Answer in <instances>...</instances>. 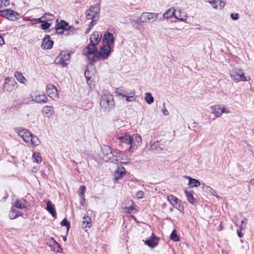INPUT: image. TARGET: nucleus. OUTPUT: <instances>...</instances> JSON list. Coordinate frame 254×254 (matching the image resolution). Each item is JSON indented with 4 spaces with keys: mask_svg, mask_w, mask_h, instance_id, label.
Listing matches in <instances>:
<instances>
[{
    "mask_svg": "<svg viewBox=\"0 0 254 254\" xmlns=\"http://www.w3.org/2000/svg\"><path fill=\"white\" fill-rule=\"evenodd\" d=\"M100 105L105 112H109L115 106L113 95L109 92L102 95Z\"/></svg>",
    "mask_w": 254,
    "mask_h": 254,
    "instance_id": "obj_1",
    "label": "nucleus"
},
{
    "mask_svg": "<svg viewBox=\"0 0 254 254\" xmlns=\"http://www.w3.org/2000/svg\"><path fill=\"white\" fill-rule=\"evenodd\" d=\"M117 139L119 140V146L123 150H128L130 144V135L125 132L123 135H119L117 132Z\"/></svg>",
    "mask_w": 254,
    "mask_h": 254,
    "instance_id": "obj_2",
    "label": "nucleus"
},
{
    "mask_svg": "<svg viewBox=\"0 0 254 254\" xmlns=\"http://www.w3.org/2000/svg\"><path fill=\"white\" fill-rule=\"evenodd\" d=\"M230 75L233 80L236 82L240 81H247L243 70L241 68H235L230 71Z\"/></svg>",
    "mask_w": 254,
    "mask_h": 254,
    "instance_id": "obj_3",
    "label": "nucleus"
},
{
    "mask_svg": "<svg viewBox=\"0 0 254 254\" xmlns=\"http://www.w3.org/2000/svg\"><path fill=\"white\" fill-rule=\"evenodd\" d=\"M70 57V54L65 52H62L55 60L54 63L56 64L66 66L69 63Z\"/></svg>",
    "mask_w": 254,
    "mask_h": 254,
    "instance_id": "obj_4",
    "label": "nucleus"
},
{
    "mask_svg": "<svg viewBox=\"0 0 254 254\" xmlns=\"http://www.w3.org/2000/svg\"><path fill=\"white\" fill-rule=\"evenodd\" d=\"M0 15L11 21H15L20 17L19 13L10 9L0 10Z\"/></svg>",
    "mask_w": 254,
    "mask_h": 254,
    "instance_id": "obj_5",
    "label": "nucleus"
},
{
    "mask_svg": "<svg viewBox=\"0 0 254 254\" xmlns=\"http://www.w3.org/2000/svg\"><path fill=\"white\" fill-rule=\"evenodd\" d=\"M130 144L128 148L130 152H133L137 147L141 145L142 139L138 134H133L130 135Z\"/></svg>",
    "mask_w": 254,
    "mask_h": 254,
    "instance_id": "obj_6",
    "label": "nucleus"
},
{
    "mask_svg": "<svg viewBox=\"0 0 254 254\" xmlns=\"http://www.w3.org/2000/svg\"><path fill=\"white\" fill-rule=\"evenodd\" d=\"M17 88V84L13 77H7L4 80L3 89L7 92H11Z\"/></svg>",
    "mask_w": 254,
    "mask_h": 254,
    "instance_id": "obj_7",
    "label": "nucleus"
},
{
    "mask_svg": "<svg viewBox=\"0 0 254 254\" xmlns=\"http://www.w3.org/2000/svg\"><path fill=\"white\" fill-rule=\"evenodd\" d=\"M14 130L19 136H21L23 138L25 142H29L30 141L32 133L28 130L21 127H18L15 128Z\"/></svg>",
    "mask_w": 254,
    "mask_h": 254,
    "instance_id": "obj_8",
    "label": "nucleus"
},
{
    "mask_svg": "<svg viewBox=\"0 0 254 254\" xmlns=\"http://www.w3.org/2000/svg\"><path fill=\"white\" fill-rule=\"evenodd\" d=\"M168 200L172 205L178 209L180 211L184 210V206L181 203V200L173 195H170L168 196Z\"/></svg>",
    "mask_w": 254,
    "mask_h": 254,
    "instance_id": "obj_9",
    "label": "nucleus"
},
{
    "mask_svg": "<svg viewBox=\"0 0 254 254\" xmlns=\"http://www.w3.org/2000/svg\"><path fill=\"white\" fill-rule=\"evenodd\" d=\"M46 92L49 97L53 100L57 99L59 97L58 89L53 84H49L47 85Z\"/></svg>",
    "mask_w": 254,
    "mask_h": 254,
    "instance_id": "obj_10",
    "label": "nucleus"
},
{
    "mask_svg": "<svg viewBox=\"0 0 254 254\" xmlns=\"http://www.w3.org/2000/svg\"><path fill=\"white\" fill-rule=\"evenodd\" d=\"M13 206L18 209H25L30 206V202L23 198H17L13 202Z\"/></svg>",
    "mask_w": 254,
    "mask_h": 254,
    "instance_id": "obj_11",
    "label": "nucleus"
},
{
    "mask_svg": "<svg viewBox=\"0 0 254 254\" xmlns=\"http://www.w3.org/2000/svg\"><path fill=\"white\" fill-rule=\"evenodd\" d=\"M54 44V42L50 40V36L49 35H46L43 38L41 48L44 50H49L52 48Z\"/></svg>",
    "mask_w": 254,
    "mask_h": 254,
    "instance_id": "obj_12",
    "label": "nucleus"
},
{
    "mask_svg": "<svg viewBox=\"0 0 254 254\" xmlns=\"http://www.w3.org/2000/svg\"><path fill=\"white\" fill-rule=\"evenodd\" d=\"M101 55V57L103 60L107 59L111 54V48L109 45H104L101 48L100 51L98 52Z\"/></svg>",
    "mask_w": 254,
    "mask_h": 254,
    "instance_id": "obj_13",
    "label": "nucleus"
},
{
    "mask_svg": "<svg viewBox=\"0 0 254 254\" xmlns=\"http://www.w3.org/2000/svg\"><path fill=\"white\" fill-rule=\"evenodd\" d=\"M158 238L155 237L154 234L152 233L151 236L144 241V243L149 247L153 248L158 245Z\"/></svg>",
    "mask_w": 254,
    "mask_h": 254,
    "instance_id": "obj_14",
    "label": "nucleus"
},
{
    "mask_svg": "<svg viewBox=\"0 0 254 254\" xmlns=\"http://www.w3.org/2000/svg\"><path fill=\"white\" fill-rule=\"evenodd\" d=\"M100 10V6L99 4H96L95 5H91L90 7V8L86 11V18H87L88 13L89 15H91V17H92V16H94L96 15V14H95V13L94 12H97V11H98V12H97V15L99 18Z\"/></svg>",
    "mask_w": 254,
    "mask_h": 254,
    "instance_id": "obj_15",
    "label": "nucleus"
},
{
    "mask_svg": "<svg viewBox=\"0 0 254 254\" xmlns=\"http://www.w3.org/2000/svg\"><path fill=\"white\" fill-rule=\"evenodd\" d=\"M97 51V48L96 46L93 44H90L87 46L83 51V54L85 56L88 57L89 56H91L94 53H95Z\"/></svg>",
    "mask_w": 254,
    "mask_h": 254,
    "instance_id": "obj_16",
    "label": "nucleus"
},
{
    "mask_svg": "<svg viewBox=\"0 0 254 254\" xmlns=\"http://www.w3.org/2000/svg\"><path fill=\"white\" fill-rule=\"evenodd\" d=\"M32 101L37 103L44 104L48 101V98L45 94L31 96Z\"/></svg>",
    "mask_w": 254,
    "mask_h": 254,
    "instance_id": "obj_17",
    "label": "nucleus"
},
{
    "mask_svg": "<svg viewBox=\"0 0 254 254\" xmlns=\"http://www.w3.org/2000/svg\"><path fill=\"white\" fill-rule=\"evenodd\" d=\"M126 173V170L124 167L118 166L117 170L115 172L114 176L116 181L123 178Z\"/></svg>",
    "mask_w": 254,
    "mask_h": 254,
    "instance_id": "obj_18",
    "label": "nucleus"
},
{
    "mask_svg": "<svg viewBox=\"0 0 254 254\" xmlns=\"http://www.w3.org/2000/svg\"><path fill=\"white\" fill-rule=\"evenodd\" d=\"M82 228L86 231L87 228H90L92 226V221L91 218L88 215H84L82 218L81 224Z\"/></svg>",
    "mask_w": 254,
    "mask_h": 254,
    "instance_id": "obj_19",
    "label": "nucleus"
},
{
    "mask_svg": "<svg viewBox=\"0 0 254 254\" xmlns=\"http://www.w3.org/2000/svg\"><path fill=\"white\" fill-rule=\"evenodd\" d=\"M103 41L106 43V45H110L114 44L115 38L111 33L108 32L104 34Z\"/></svg>",
    "mask_w": 254,
    "mask_h": 254,
    "instance_id": "obj_20",
    "label": "nucleus"
},
{
    "mask_svg": "<svg viewBox=\"0 0 254 254\" xmlns=\"http://www.w3.org/2000/svg\"><path fill=\"white\" fill-rule=\"evenodd\" d=\"M105 148H106V149L109 151L110 153H107V155H111L112 156V158L111 157V156H109V159L111 160V162L113 163H115V164H118L119 163V159H121V160H123L124 159L123 158H121V155L119 154L118 156H114L112 154V152L110 151V149L109 147H107V146H105Z\"/></svg>",
    "mask_w": 254,
    "mask_h": 254,
    "instance_id": "obj_21",
    "label": "nucleus"
},
{
    "mask_svg": "<svg viewBox=\"0 0 254 254\" xmlns=\"http://www.w3.org/2000/svg\"><path fill=\"white\" fill-rule=\"evenodd\" d=\"M41 112L46 117H50L54 113V109L53 106H46L42 108Z\"/></svg>",
    "mask_w": 254,
    "mask_h": 254,
    "instance_id": "obj_22",
    "label": "nucleus"
},
{
    "mask_svg": "<svg viewBox=\"0 0 254 254\" xmlns=\"http://www.w3.org/2000/svg\"><path fill=\"white\" fill-rule=\"evenodd\" d=\"M46 210L52 215L53 217H56L57 213L54 207L50 200H48L46 202Z\"/></svg>",
    "mask_w": 254,
    "mask_h": 254,
    "instance_id": "obj_23",
    "label": "nucleus"
},
{
    "mask_svg": "<svg viewBox=\"0 0 254 254\" xmlns=\"http://www.w3.org/2000/svg\"><path fill=\"white\" fill-rule=\"evenodd\" d=\"M187 199L188 201L192 204H196L197 200L194 198L193 195V191H189L187 190H185Z\"/></svg>",
    "mask_w": 254,
    "mask_h": 254,
    "instance_id": "obj_24",
    "label": "nucleus"
},
{
    "mask_svg": "<svg viewBox=\"0 0 254 254\" xmlns=\"http://www.w3.org/2000/svg\"><path fill=\"white\" fill-rule=\"evenodd\" d=\"M100 39L101 37H99V33L97 31L93 32L90 38L91 44H93L95 46L99 43Z\"/></svg>",
    "mask_w": 254,
    "mask_h": 254,
    "instance_id": "obj_25",
    "label": "nucleus"
},
{
    "mask_svg": "<svg viewBox=\"0 0 254 254\" xmlns=\"http://www.w3.org/2000/svg\"><path fill=\"white\" fill-rule=\"evenodd\" d=\"M148 12H143L141 16L135 20V23L139 25L143 23H148Z\"/></svg>",
    "mask_w": 254,
    "mask_h": 254,
    "instance_id": "obj_26",
    "label": "nucleus"
},
{
    "mask_svg": "<svg viewBox=\"0 0 254 254\" xmlns=\"http://www.w3.org/2000/svg\"><path fill=\"white\" fill-rule=\"evenodd\" d=\"M209 3L212 5L214 8H218L220 7L223 8L225 5V3L222 1V0H212L209 1Z\"/></svg>",
    "mask_w": 254,
    "mask_h": 254,
    "instance_id": "obj_27",
    "label": "nucleus"
},
{
    "mask_svg": "<svg viewBox=\"0 0 254 254\" xmlns=\"http://www.w3.org/2000/svg\"><path fill=\"white\" fill-rule=\"evenodd\" d=\"M202 189L203 190H204L206 193L211 194L213 196H216L217 197H218V195H217V193L214 190H213L212 188H211L209 186H206L205 184L202 183Z\"/></svg>",
    "mask_w": 254,
    "mask_h": 254,
    "instance_id": "obj_28",
    "label": "nucleus"
},
{
    "mask_svg": "<svg viewBox=\"0 0 254 254\" xmlns=\"http://www.w3.org/2000/svg\"><path fill=\"white\" fill-rule=\"evenodd\" d=\"M92 55V57H91V56H89L87 57L88 59L89 60L91 63H96L102 58L101 55L98 52H96Z\"/></svg>",
    "mask_w": 254,
    "mask_h": 254,
    "instance_id": "obj_29",
    "label": "nucleus"
},
{
    "mask_svg": "<svg viewBox=\"0 0 254 254\" xmlns=\"http://www.w3.org/2000/svg\"><path fill=\"white\" fill-rule=\"evenodd\" d=\"M97 12H94L95 14H97ZM87 19L88 20H91V21L88 25V26L89 27V29H91L93 26L95 24L96 22L99 20V17L97 15L95 16H92V17H91V15H89L88 13L87 14Z\"/></svg>",
    "mask_w": 254,
    "mask_h": 254,
    "instance_id": "obj_30",
    "label": "nucleus"
},
{
    "mask_svg": "<svg viewBox=\"0 0 254 254\" xmlns=\"http://www.w3.org/2000/svg\"><path fill=\"white\" fill-rule=\"evenodd\" d=\"M210 109L212 113L214 114L216 117L218 118L221 116V107L219 105L212 106L210 107Z\"/></svg>",
    "mask_w": 254,
    "mask_h": 254,
    "instance_id": "obj_31",
    "label": "nucleus"
},
{
    "mask_svg": "<svg viewBox=\"0 0 254 254\" xmlns=\"http://www.w3.org/2000/svg\"><path fill=\"white\" fill-rule=\"evenodd\" d=\"M22 213L17 210H15L11 208V210L9 213V217L10 219H14L18 218L19 216H22Z\"/></svg>",
    "mask_w": 254,
    "mask_h": 254,
    "instance_id": "obj_32",
    "label": "nucleus"
},
{
    "mask_svg": "<svg viewBox=\"0 0 254 254\" xmlns=\"http://www.w3.org/2000/svg\"><path fill=\"white\" fill-rule=\"evenodd\" d=\"M176 11V9L174 8H170L168 9L163 14L164 18L168 19L172 17L173 16L175 17Z\"/></svg>",
    "mask_w": 254,
    "mask_h": 254,
    "instance_id": "obj_33",
    "label": "nucleus"
},
{
    "mask_svg": "<svg viewBox=\"0 0 254 254\" xmlns=\"http://www.w3.org/2000/svg\"><path fill=\"white\" fill-rule=\"evenodd\" d=\"M68 26V23L64 20H61L60 23L56 24V30L66 29V27Z\"/></svg>",
    "mask_w": 254,
    "mask_h": 254,
    "instance_id": "obj_34",
    "label": "nucleus"
},
{
    "mask_svg": "<svg viewBox=\"0 0 254 254\" xmlns=\"http://www.w3.org/2000/svg\"><path fill=\"white\" fill-rule=\"evenodd\" d=\"M158 13L155 12H148V23H153L158 18Z\"/></svg>",
    "mask_w": 254,
    "mask_h": 254,
    "instance_id": "obj_35",
    "label": "nucleus"
},
{
    "mask_svg": "<svg viewBox=\"0 0 254 254\" xmlns=\"http://www.w3.org/2000/svg\"><path fill=\"white\" fill-rule=\"evenodd\" d=\"M179 14L175 13V17L181 21H185L187 19V15L184 12H182L181 10L177 11Z\"/></svg>",
    "mask_w": 254,
    "mask_h": 254,
    "instance_id": "obj_36",
    "label": "nucleus"
},
{
    "mask_svg": "<svg viewBox=\"0 0 254 254\" xmlns=\"http://www.w3.org/2000/svg\"><path fill=\"white\" fill-rule=\"evenodd\" d=\"M53 244L51 246V249L56 252L61 253L62 252V248H61L60 244L54 240Z\"/></svg>",
    "mask_w": 254,
    "mask_h": 254,
    "instance_id": "obj_37",
    "label": "nucleus"
},
{
    "mask_svg": "<svg viewBox=\"0 0 254 254\" xmlns=\"http://www.w3.org/2000/svg\"><path fill=\"white\" fill-rule=\"evenodd\" d=\"M127 91L123 87H120L116 89V93L118 96L121 97L123 98L127 96Z\"/></svg>",
    "mask_w": 254,
    "mask_h": 254,
    "instance_id": "obj_38",
    "label": "nucleus"
},
{
    "mask_svg": "<svg viewBox=\"0 0 254 254\" xmlns=\"http://www.w3.org/2000/svg\"><path fill=\"white\" fill-rule=\"evenodd\" d=\"M14 75L16 79L20 83H23L26 80L22 73L19 71H15Z\"/></svg>",
    "mask_w": 254,
    "mask_h": 254,
    "instance_id": "obj_39",
    "label": "nucleus"
},
{
    "mask_svg": "<svg viewBox=\"0 0 254 254\" xmlns=\"http://www.w3.org/2000/svg\"><path fill=\"white\" fill-rule=\"evenodd\" d=\"M188 185L190 188L197 187L201 185L200 182L195 179H191L190 182H189Z\"/></svg>",
    "mask_w": 254,
    "mask_h": 254,
    "instance_id": "obj_40",
    "label": "nucleus"
},
{
    "mask_svg": "<svg viewBox=\"0 0 254 254\" xmlns=\"http://www.w3.org/2000/svg\"><path fill=\"white\" fill-rule=\"evenodd\" d=\"M145 95V100L147 104H151L152 103H153L154 101V98L150 93H146Z\"/></svg>",
    "mask_w": 254,
    "mask_h": 254,
    "instance_id": "obj_41",
    "label": "nucleus"
},
{
    "mask_svg": "<svg viewBox=\"0 0 254 254\" xmlns=\"http://www.w3.org/2000/svg\"><path fill=\"white\" fill-rule=\"evenodd\" d=\"M32 157L34 159V162H36L37 163H40L42 162V157L40 153L39 152H34Z\"/></svg>",
    "mask_w": 254,
    "mask_h": 254,
    "instance_id": "obj_42",
    "label": "nucleus"
},
{
    "mask_svg": "<svg viewBox=\"0 0 254 254\" xmlns=\"http://www.w3.org/2000/svg\"><path fill=\"white\" fill-rule=\"evenodd\" d=\"M30 141L34 146H37L40 144V140L39 138L37 136L33 135L32 134H31V137H30Z\"/></svg>",
    "mask_w": 254,
    "mask_h": 254,
    "instance_id": "obj_43",
    "label": "nucleus"
},
{
    "mask_svg": "<svg viewBox=\"0 0 254 254\" xmlns=\"http://www.w3.org/2000/svg\"><path fill=\"white\" fill-rule=\"evenodd\" d=\"M150 148L152 150H158L159 149L161 148L160 144L158 141H156L154 142H151L150 143Z\"/></svg>",
    "mask_w": 254,
    "mask_h": 254,
    "instance_id": "obj_44",
    "label": "nucleus"
},
{
    "mask_svg": "<svg viewBox=\"0 0 254 254\" xmlns=\"http://www.w3.org/2000/svg\"><path fill=\"white\" fill-rule=\"evenodd\" d=\"M45 16H41L39 18H32L31 20V22L33 24H36L37 23L44 22Z\"/></svg>",
    "mask_w": 254,
    "mask_h": 254,
    "instance_id": "obj_45",
    "label": "nucleus"
},
{
    "mask_svg": "<svg viewBox=\"0 0 254 254\" xmlns=\"http://www.w3.org/2000/svg\"><path fill=\"white\" fill-rule=\"evenodd\" d=\"M170 239L174 242H178L180 240L179 237L177 235L175 230H174L171 234Z\"/></svg>",
    "mask_w": 254,
    "mask_h": 254,
    "instance_id": "obj_46",
    "label": "nucleus"
},
{
    "mask_svg": "<svg viewBox=\"0 0 254 254\" xmlns=\"http://www.w3.org/2000/svg\"><path fill=\"white\" fill-rule=\"evenodd\" d=\"M61 225L62 226H65L67 229V231H68L70 227V224L69 221H67V220L66 218L64 219L62 222H61Z\"/></svg>",
    "mask_w": 254,
    "mask_h": 254,
    "instance_id": "obj_47",
    "label": "nucleus"
},
{
    "mask_svg": "<svg viewBox=\"0 0 254 254\" xmlns=\"http://www.w3.org/2000/svg\"><path fill=\"white\" fill-rule=\"evenodd\" d=\"M51 24L50 23H48L47 22H45L42 23L41 25V28L42 30H46L50 28Z\"/></svg>",
    "mask_w": 254,
    "mask_h": 254,
    "instance_id": "obj_48",
    "label": "nucleus"
},
{
    "mask_svg": "<svg viewBox=\"0 0 254 254\" xmlns=\"http://www.w3.org/2000/svg\"><path fill=\"white\" fill-rule=\"evenodd\" d=\"M66 32H67L66 35H72L74 33L75 29L73 26H68L66 27Z\"/></svg>",
    "mask_w": 254,
    "mask_h": 254,
    "instance_id": "obj_49",
    "label": "nucleus"
},
{
    "mask_svg": "<svg viewBox=\"0 0 254 254\" xmlns=\"http://www.w3.org/2000/svg\"><path fill=\"white\" fill-rule=\"evenodd\" d=\"M42 16H45V22H47L48 21L52 20V18L54 17L53 15L51 14H49L45 13Z\"/></svg>",
    "mask_w": 254,
    "mask_h": 254,
    "instance_id": "obj_50",
    "label": "nucleus"
},
{
    "mask_svg": "<svg viewBox=\"0 0 254 254\" xmlns=\"http://www.w3.org/2000/svg\"><path fill=\"white\" fill-rule=\"evenodd\" d=\"M86 187L82 185L79 187V195L80 196H84V193L85 191Z\"/></svg>",
    "mask_w": 254,
    "mask_h": 254,
    "instance_id": "obj_51",
    "label": "nucleus"
},
{
    "mask_svg": "<svg viewBox=\"0 0 254 254\" xmlns=\"http://www.w3.org/2000/svg\"><path fill=\"white\" fill-rule=\"evenodd\" d=\"M84 75L87 83H88L89 80L90 79L91 76H90V71L88 69L85 70Z\"/></svg>",
    "mask_w": 254,
    "mask_h": 254,
    "instance_id": "obj_52",
    "label": "nucleus"
},
{
    "mask_svg": "<svg viewBox=\"0 0 254 254\" xmlns=\"http://www.w3.org/2000/svg\"><path fill=\"white\" fill-rule=\"evenodd\" d=\"M144 196V192L142 190H139L136 193V196L138 198H142Z\"/></svg>",
    "mask_w": 254,
    "mask_h": 254,
    "instance_id": "obj_53",
    "label": "nucleus"
},
{
    "mask_svg": "<svg viewBox=\"0 0 254 254\" xmlns=\"http://www.w3.org/2000/svg\"><path fill=\"white\" fill-rule=\"evenodd\" d=\"M231 18L234 20H238L239 18V14L237 13H232L230 15Z\"/></svg>",
    "mask_w": 254,
    "mask_h": 254,
    "instance_id": "obj_54",
    "label": "nucleus"
},
{
    "mask_svg": "<svg viewBox=\"0 0 254 254\" xmlns=\"http://www.w3.org/2000/svg\"><path fill=\"white\" fill-rule=\"evenodd\" d=\"M125 98H126V101L127 102H131L135 100V97H133L132 96H126Z\"/></svg>",
    "mask_w": 254,
    "mask_h": 254,
    "instance_id": "obj_55",
    "label": "nucleus"
},
{
    "mask_svg": "<svg viewBox=\"0 0 254 254\" xmlns=\"http://www.w3.org/2000/svg\"><path fill=\"white\" fill-rule=\"evenodd\" d=\"M220 110L221 116L223 113L229 114L230 113V110H226L224 107H223V108H221Z\"/></svg>",
    "mask_w": 254,
    "mask_h": 254,
    "instance_id": "obj_56",
    "label": "nucleus"
},
{
    "mask_svg": "<svg viewBox=\"0 0 254 254\" xmlns=\"http://www.w3.org/2000/svg\"><path fill=\"white\" fill-rule=\"evenodd\" d=\"M243 226L241 225L240 226V230H238L237 231L238 236H239V238H242L243 236V234L241 232V230L243 229Z\"/></svg>",
    "mask_w": 254,
    "mask_h": 254,
    "instance_id": "obj_57",
    "label": "nucleus"
},
{
    "mask_svg": "<svg viewBox=\"0 0 254 254\" xmlns=\"http://www.w3.org/2000/svg\"><path fill=\"white\" fill-rule=\"evenodd\" d=\"M127 96H132L133 97H135V91L133 90H131L130 91H127Z\"/></svg>",
    "mask_w": 254,
    "mask_h": 254,
    "instance_id": "obj_58",
    "label": "nucleus"
},
{
    "mask_svg": "<svg viewBox=\"0 0 254 254\" xmlns=\"http://www.w3.org/2000/svg\"><path fill=\"white\" fill-rule=\"evenodd\" d=\"M130 158L126 157L125 158V161H124V162L121 161L120 163L123 164H127L130 162Z\"/></svg>",
    "mask_w": 254,
    "mask_h": 254,
    "instance_id": "obj_59",
    "label": "nucleus"
},
{
    "mask_svg": "<svg viewBox=\"0 0 254 254\" xmlns=\"http://www.w3.org/2000/svg\"><path fill=\"white\" fill-rule=\"evenodd\" d=\"M2 7L3 6H8L9 4V1L8 0H2Z\"/></svg>",
    "mask_w": 254,
    "mask_h": 254,
    "instance_id": "obj_60",
    "label": "nucleus"
},
{
    "mask_svg": "<svg viewBox=\"0 0 254 254\" xmlns=\"http://www.w3.org/2000/svg\"><path fill=\"white\" fill-rule=\"evenodd\" d=\"M80 198H81V200H80V205H82V206H83L84 205V204L85 203V197L84 196H80Z\"/></svg>",
    "mask_w": 254,
    "mask_h": 254,
    "instance_id": "obj_61",
    "label": "nucleus"
},
{
    "mask_svg": "<svg viewBox=\"0 0 254 254\" xmlns=\"http://www.w3.org/2000/svg\"><path fill=\"white\" fill-rule=\"evenodd\" d=\"M64 31L66 32V29H61V30H56L57 33L59 34H64Z\"/></svg>",
    "mask_w": 254,
    "mask_h": 254,
    "instance_id": "obj_62",
    "label": "nucleus"
},
{
    "mask_svg": "<svg viewBox=\"0 0 254 254\" xmlns=\"http://www.w3.org/2000/svg\"><path fill=\"white\" fill-rule=\"evenodd\" d=\"M4 41L3 37L0 35V46L3 45Z\"/></svg>",
    "mask_w": 254,
    "mask_h": 254,
    "instance_id": "obj_63",
    "label": "nucleus"
},
{
    "mask_svg": "<svg viewBox=\"0 0 254 254\" xmlns=\"http://www.w3.org/2000/svg\"><path fill=\"white\" fill-rule=\"evenodd\" d=\"M162 112L163 113V114L165 116H167L169 114V112L166 109H162Z\"/></svg>",
    "mask_w": 254,
    "mask_h": 254,
    "instance_id": "obj_64",
    "label": "nucleus"
}]
</instances>
